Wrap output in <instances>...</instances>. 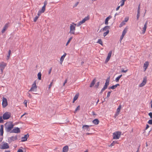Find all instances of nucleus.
I'll list each match as a JSON object with an SVG mask.
<instances>
[{"label": "nucleus", "instance_id": "1", "mask_svg": "<svg viewBox=\"0 0 152 152\" xmlns=\"http://www.w3.org/2000/svg\"><path fill=\"white\" fill-rule=\"evenodd\" d=\"M14 125L12 122L10 121L6 123L5 125V129L6 132H9L11 133V132L13 128Z\"/></svg>", "mask_w": 152, "mask_h": 152}, {"label": "nucleus", "instance_id": "2", "mask_svg": "<svg viewBox=\"0 0 152 152\" xmlns=\"http://www.w3.org/2000/svg\"><path fill=\"white\" fill-rule=\"evenodd\" d=\"M76 24L72 23L70 24V31L69 33L70 34H75V27Z\"/></svg>", "mask_w": 152, "mask_h": 152}, {"label": "nucleus", "instance_id": "3", "mask_svg": "<svg viewBox=\"0 0 152 152\" xmlns=\"http://www.w3.org/2000/svg\"><path fill=\"white\" fill-rule=\"evenodd\" d=\"M121 132L119 131L113 133V139H118L120 137Z\"/></svg>", "mask_w": 152, "mask_h": 152}, {"label": "nucleus", "instance_id": "4", "mask_svg": "<svg viewBox=\"0 0 152 152\" xmlns=\"http://www.w3.org/2000/svg\"><path fill=\"white\" fill-rule=\"evenodd\" d=\"M11 113L9 112H6L3 114L2 118L4 120L9 119L11 117Z\"/></svg>", "mask_w": 152, "mask_h": 152}, {"label": "nucleus", "instance_id": "5", "mask_svg": "<svg viewBox=\"0 0 152 152\" xmlns=\"http://www.w3.org/2000/svg\"><path fill=\"white\" fill-rule=\"evenodd\" d=\"M2 145H0V148L2 149H8L9 148V146L7 142H3Z\"/></svg>", "mask_w": 152, "mask_h": 152}, {"label": "nucleus", "instance_id": "6", "mask_svg": "<svg viewBox=\"0 0 152 152\" xmlns=\"http://www.w3.org/2000/svg\"><path fill=\"white\" fill-rule=\"evenodd\" d=\"M17 140L18 137L17 135L15 137L12 136L8 138V141L9 143H10L16 140Z\"/></svg>", "mask_w": 152, "mask_h": 152}, {"label": "nucleus", "instance_id": "7", "mask_svg": "<svg viewBox=\"0 0 152 152\" xmlns=\"http://www.w3.org/2000/svg\"><path fill=\"white\" fill-rule=\"evenodd\" d=\"M89 19V18L88 16L85 17L82 20V21H80L78 23L77 25V26H79L81 24L84 23L86 21L88 20Z\"/></svg>", "mask_w": 152, "mask_h": 152}, {"label": "nucleus", "instance_id": "8", "mask_svg": "<svg viewBox=\"0 0 152 152\" xmlns=\"http://www.w3.org/2000/svg\"><path fill=\"white\" fill-rule=\"evenodd\" d=\"M2 107L3 108L6 107L8 105V102L7 99L5 97H3L2 98Z\"/></svg>", "mask_w": 152, "mask_h": 152}, {"label": "nucleus", "instance_id": "9", "mask_svg": "<svg viewBox=\"0 0 152 152\" xmlns=\"http://www.w3.org/2000/svg\"><path fill=\"white\" fill-rule=\"evenodd\" d=\"M37 86L36 85L35 81L34 82V83L32 85V87L29 91H35L37 89Z\"/></svg>", "mask_w": 152, "mask_h": 152}, {"label": "nucleus", "instance_id": "10", "mask_svg": "<svg viewBox=\"0 0 152 152\" xmlns=\"http://www.w3.org/2000/svg\"><path fill=\"white\" fill-rule=\"evenodd\" d=\"M20 132V128L18 127H15L12 129L11 133H18Z\"/></svg>", "mask_w": 152, "mask_h": 152}, {"label": "nucleus", "instance_id": "11", "mask_svg": "<svg viewBox=\"0 0 152 152\" xmlns=\"http://www.w3.org/2000/svg\"><path fill=\"white\" fill-rule=\"evenodd\" d=\"M7 65V64L4 62L0 63V70L1 72H2L4 69Z\"/></svg>", "mask_w": 152, "mask_h": 152}, {"label": "nucleus", "instance_id": "12", "mask_svg": "<svg viewBox=\"0 0 152 152\" xmlns=\"http://www.w3.org/2000/svg\"><path fill=\"white\" fill-rule=\"evenodd\" d=\"M147 78L145 77L143 78V80L142 83L139 85L140 87L143 86L146 83Z\"/></svg>", "mask_w": 152, "mask_h": 152}, {"label": "nucleus", "instance_id": "13", "mask_svg": "<svg viewBox=\"0 0 152 152\" xmlns=\"http://www.w3.org/2000/svg\"><path fill=\"white\" fill-rule=\"evenodd\" d=\"M29 135L27 134H25L24 137L21 138V141L22 142H25L27 140L28 138L29 137Z\"/></svg>", "mask_w": 152, "mask_h": 152}, {"label": "nucleus", "instance_id": "14", "mask_svg": "<svg viewBox=\"0 0 152 152\" xmlns=\"http://www.w3.org/2000/svg\"><path fill=\"white\" fill-rule=\"evenodd\" d=\"M91 125L89 126L88 125H83L82 127V128L83 130H86L88 131L90 130V128L89 127L91 126Z\"/></svg>", "mask_w": 152, "mask_h": 152}, {"label": "nucleus", "instance_id": "15", "mask_svg": "<svg viewBox=\"0 0 152 152\" xmlns=\"http://www.w3.org/2000/svg\"><path fill=\"white\" fill-rule=\"evenodd\" d=\"M112 53V51H110L108 54L107 56L106 59L105 61L107 62L110 60Z\"/></svg>", "mask_w": 152, "mask_h": 152}, {"label": "nucleus", "instance_id": "16", "mask_svg": "<svg viewBox=\"0 0 152 152\" xmlns=\"http://www.w3.org/2000/svg\"><path fill=\"white\" fill-rule=\"evenodd\" d=\"M8 23H6L4 26L3 29L1 31L2 33H4L5 31L6 30L7 28L8 27Z\"/></svg>", "mask_w": 152, "mask_h": 152}, {"label": "nucleus", "instance_id": "17", "mask_svg": "<svg viewBox=\"0 0 152 152\" xmlns=\"http://www.w3.org/2000/svg\"><path fill=\"white\" fill-rule=\"evenodd\" d=\"M149 65V62L148 61H146L144 64L143 68L144 69V71L146 70L147 69Z\"/></svg>", "mask_w": 152, "mask_h": 152}, {"label": "nucleus", "instance_id": "18", "mask_svg": "<svg viewBox=\"0 0 152 152\" xmlns=\"http://www.w3.org/2000/svg\"><path fill=\"white\" fill-rule=\"evenodd\" d=\"M4 133V127L2 125L1 126V128L0 129V135L3 136Z\"/></svg>", "mask_w": 152, "mask_h": 152}, {"label": "nucleus", "instance_id": "19", "mask_svg": "<svg viewBox=\"0 0 152 152\" xmlns=\"http://www.w3.org/2000/svg\"><path fill=\"white\" fill-rule=\"evenodd\" d=\"M112 18V17L110 15L109 16H108L107 17L105 20V24L107 25L108 24V21L109 20Z\"/></svg>", "mask_w": 152, "mask_h": 152}, {"label": "nucleus", "instance_id": "20", "mask_svg": "<svg viewBox=\"0 0 152 152\" xmlns=\"http://www.w3.org/2000/svg\"><path fill=\"white\" fill-rule=\"evenodd\" d=\"M68 147L67 146H64L63 148V152H67L68 150Z\"/></svg>", "mask_w": 152, "mask_h": 152}, {"label": "nucleus", "instance_id": "21", "mask_svg": "<svg viewBox=\"0 0 152 152\" xmlns=\"http://www.w3.org/2000/svg\"><path fill=\"white\" fill-rule=\"evenodd\" d=\"M93 123L95 125L98 124L99 122V121L98 119H96L92 121Z\"/></svg>", "mask_w": 152, "mask_h": 152}, {"label": "nucleus", "instance_id": "22", "mask_svg": "<svg viewBox=\"0 0 152 152\" xmlns=\"http://www.w3.org/2000/svg\"><path fill=\"white\" fill-rule=\"evenodd\" d=\"M79 96V94H77L75 95L73 98V103H74L75 101L78 98Z\"/></svg>", "mask_w": 152, "mask_h": 152}, {"label": "nucleus", "instance_id": "23", "mask_svg": "<svg viewBox=\"0 0 152 152\" xmlns=\"http://www.w3.org/2000/svg\"><path fill=\"white\" fill-rule=\"evenodd\" d=\"M127 28H125L123 31L122 34L124 36L127 32Z\"/></svg>", "mask_w": 152, "mask_h": 152}, {"label": "nucleus", "instance_id": "24", "mask_svg": "<svg viewBox=\"0 0 152 152\" xmlns=\"http://www.w3.org/2000/svg\"><path fill=\"white\" fill-rule=\"evenodd\" d=\"M95 82H96L95 79H94V80L92 81L91 83V84H90V87H93L94 85Z\"/></svg>", "mask_w": 152, "mask_h": 152}, {"label": "nucleus", "instance_id": "25", "mask_svg": "<svg viewBox=\"0 0 152 152\" xmlns=\"http://www.w3.org/2000/svg\"><path fill=\"white\" fill-rule=\"evenodd\" d=\"M122 75H119L117 77L116 79H115V81L117 82H119V80L120 78L122 77Z\"/></svg>", "mask_w": 152, "mask_h": 152}, {"label": "nucleus", "instance_id": "26", "mask_svg": "<svg viewBox=\"0 0 152 152\" xmlns=\"http://www.w3.org/2000/svg\"><path fill=\"white\" fill-rule=\"evenodd\" d=\"M66 55V53H64V54L61 56L60 60H61V61H63Z\"/></svg>", "mask_w": 152, "mask_h": 152}, {"label": "nucleus", "instance_id": "27", "mask_svg": "<svg viewBox=\"0 0 152 152\" xmlns=\"http://www.w3.org/2000/svg\"><path fill=\"white\" fill-rule=\"evenodd\" d=\"M147 28V26H146V25L144 26L142 30V33L144 34L145 33L146 29Z\"/></svg>", "mask_w": 152, "mask_h": 152}, {"label": "nucleus", "instance_id": "28", "mask_svg": "<svg viewBox=\"0 0 152 152\" xmlns=\"http://www.w3.org/2000/svg\"><path fill=\"white\" fill-rule=\"evenodd\" d=\"M109 80H110V78H108L106 80V82L105 83V85L108 86L109 85Z\"/></svg>", "mask_w": 152, "mask_h": 152}, {"label": "nucleus", "instance_id": "29", "mask_svg": "<svg viewBox=\"0 0 152 152\" xmlns=\"http://www.w3.org/2000/svg\"><path fill=\"white\" fill-rule=\"evenodd\" d=\"M140 10H138L137 14V20L139 19L140 15Z\"/></svg>", "mask_w": 152, "mask_h": 152}, {"label": "nucleus", "instance_id": "30", "mask_svg": "<svg viewBox=\"0 0 152 152\" xmlns=\"http://www.w3.org/2000/svg\"><path fill=\"white\" fill-rule=\"evenodd\" d=\"M117 142L115 141H113L111 143V144L109 145L110 147H112L116 143H117Z\"/></svg>", "mask_w": 152, "mask_h": 152}, {"label": "nucleus", "instance_id": "31", "mask_svg": "<svg viewBox=\"0 0 152 152\" xmlns=\"http://www.w3.org/2000/svg\"><path fill=\"white\" fill-rule=\"evenodd\" d=\"M47 4V1H45L44 2V5L42 7V9L41 10H45V7L46 6V5Z\"/></svg>", "mask_w": 152, "mask_h": 152}, {"label": "nucleus", "instance_id": "32", "mask_svg": "<svg viewBox=\"0 0 152 152\" xmlns=\"http://www.w3.org/2000/svg\"><path fill=\"white\" fill-rule=\"evenodd\" d=\"M73 37H71L69 38L67 43L66 44V45L67 46L68 44L71 41Z\"/></svg>", "mask_w": 152, "mask_h": 152}, {"label": "nucleus", "instance_id": "33", "mask_svg": "<svg viewBox=\"0 0 152 152\" xmlns=\"http://www.w3.org/2000/svg\"><path fill=\"white\" fill-rule=\"evenodd\" d=\"M97 43L100 44L101 45H103L101 39H99L98 40V41L97 42Z\"/></svg>", "mask_w": 152, "mask_h": 152}, {"label": "nucleus", "instance_id": "34", "mask_svg": "<svg viewBox=\"0 0 152 152\" xmlns=\"http://www.w3.org/2000/svg\"><path fill=\"white\" fill-rule=\"evenodd\" d=\"M121 107V105H120L117 109V111L120 113Z\"/></svg>", "mask_w": 152, "mask_h": 152}, {"label": "nucleus", "instance_id": "35", "mask_svg": "<svg viewBox=\"0 0 152 152\" xmlns=\"http://www.w3.org/2000/svg\"><path fill=\"white\" fill-rule=\"evenodd\" d=\"M126 0H121L120 1V3L121 4L120 5V6H122L124 4V1H126Z\"/></svg>", "mask_w": 152, "mask_h": 152}, {"label": "nucleus", "instance_id": "36", "mask_svg": "<svg viewBox=\"0 0 152 152\" xmlns=\"http://www.w3.org/2000/svg\"><path fill=\"white\" fill-rule=\"evenodd\" d=\"M109 28V26H105L103 28V31H106L108 30V29Z\"/></svg>", "mask_w": 152, "mask_h": 152}, {"label": "nucleus", "instance_id": "37", "mask_svg": "<svg viewBox=\"0 0 152 152\" xmlns=\"http://www.w3.org/2000/svg\"><path fill=\"white\" fill-rule=\"evenodd\" d=\"M109 32V31L108 30H107L106 32L104 33V34H103L104 37H105L108 34Z\"/></svg>", "mask_w": 152, "mask_h": 152}, {"label": "nucleus", "instance_id": "38", "mask_svg": "<svg viewBox=\"0 0 152 152\" xmlns=\"http://www.w3.org/2000/svg\"><path fill=\"white\" fill-rule=\"evenodd\" d=\"M116 86H115V85H113L110 87L109 88V89H114L115 88H116Z\"/></svg>", "mask_w": 152, "mask_h": 152}, {"label": "nucleus", "instance_id": "39", "mask_svg": "<svg viewBox=\"0 0 152 152\" xmlns=\"http://www.w3.org/2000/svg\"><path fill=\"white\" fill-rule=\"evenodd\" d=\"M125 22L123 21L120 24V27H121L122 26H123L125 24Z\"/></svg>", "mask_w": 152, "mask_h": 152}, {"label": "nucleus", "instance_id": "40", "mask_svg": "<svg viewBox=\"0 0 152 152\" xmlns=\"http://www.w3.org/2000/svg\"><path fill=\"white\" fill-rule=\"evenodd\" d=\"M80 106H78L76 108V109H75V112H74V113H76V112H77V111L79 110V109H80Z\"/></svg>", "mask_w": 152, "mask_h": 152}, {"label": "nucleus", "instance_id": "41", "mask_svg": "<svg viewBox=\"0 0 152 152\" xmlns=\"http://www.w3.org/2000/svg\"><path fill=\"white\" fill-rule=\"evenodd\" d=\"M129 17H126L124 19V21L125 22H126L128 21L129 20Z\"/></svg>", "mask_w": 152, "mask_h": 152}, {"label": "nucleus", "instance_id": "42", "mask_svg": "<svg viewBox=\"0 0 152 152\" xmlns=\"http://www.w3.org/2000/svg\"><path fill=\"white\" fill-rule=\"evenodd\" d=\"M108 86L104 85L103 88L102 89L103 90H104L106 89L107 88Z\"/></svg>", "mask_w": 152, "mask_h": 152}, {"label": "nucleus", "instance_id": "43", "mask_svg": "<svg viewBox=\"0 0 152 152\" xmlns=\"http://www.w3.org/2000/svg\"><path fill=\"white\" fill-rule=\"evenodd\" d=\"M111 92V91H108L107 93V98H108L110 96V93Z\"/></svg>", "mask_w": 152, "mask_h": 152}, {"label": "nucleus", "instance_id": "44", "mask_svg": "<svg viewBox=\"0 0 152 152\" xmlns=\"http://www.w3.org/2000/svg\"><path fill=\"white\" fill-rule=\"evenodd\" d=\"M41 79V74L40 72H39V80H40Z\"/></svg>", "mask_w": 152, "mask_h": 152}, {"label": "nucleus", "instance_id": "45", "mask_svg": "<svg viewBox=\"0 0 152 152\" xmlns=\"http://www.w3.org/2000/svg\"><path fill=\"white\" fill-rule=\"evenodd\" d=\"M148 123L149 124L152 125V119L149 120Z\"/></svg>", "mask_w": 152, "mask_h": 152}, {"label": "nucleus", "instance_id": "46", "mask_svg": "<svg viewBox=\"0 0 152 152\" xmlns=\"http://www.w3.org/2000/svg\"><path fill=\"white\" fill-rule=\"evenodd\" d=\"M4 122V121L2 118V116L0 117V123H3Z\"/></svg>", "mask_w": 152, "mask_h": 152}, {"label": "nucleus", "instance_id": "47", "mask_svg": "<svg viewBox=\"0 0 152 152\" xmlns=\"http://www.w3.org/2000/svg\"><path fill=\"white\" fill-rule=\"evenodd\" d=\"M99 85V82H98L95 85V87L96 88H98Z\"/></svg>", "mask_w": 152, "mask_h": 152}, {"label": "nucleus", "instance_id": "48", "mask_svg": "<svg viewBox=\"0 0 152 152\" xmlns=\"http://www.w3.org/2000/svg\"><path fill=\"white\" fill-rule=\"evenodd\" d=\"M38 18V17L37 16H36L35 17V18H34V21L35 22L37 20Z\"/></svg>", "mask_w": 152, "mask_h": 152}, {"label": "nucleus", "instance_id": "49", "mask_svg": "<svg viewBox=\"0 0 152 152\" xmlns=\"http://www.w3.org/2000/svg\"><path fill=\"white\" fill-rule=\"evenodd\" d=\"M148 115L150 117V118L152 119V113L150 112L148 113Z\"/></svg>", "mask_w": 152, "mask_h": 152}, {"label": "nucleus", "instance_id": "50", "mask_svg": "<svg viewBox=\"0 0 152 152\" xmlns=\"http://www.w3.org/2000/svg\"><path fill=\"white\" fill-rule=\"evenodd\" d=\"M78 3H79L78 2H76V3L75 4V5L73 6V7H76L77 6V5L78 4Z\"/></svg>", "mask_w": 152, "mask_h": 152}, {"label": "nucleus", "instance_id": "51", "mask_svg": "<svg viewBox=\"0 0 152 152\" xmlns=\"http://www.w3.org/2000/svg\"><path fill=\"white\" fill-rule=\"evenodd\" d=\"M104 91L103 89H102L100 92L99 93V95H101L103 93V92Z\"/></svg>", "mask_w": 152, "mask_h": 152}, {"label": "nucleus", "instance_id": "52", "mask_svg": "<svg viewBox=\"0 0 152 152\" xmlns=\"http://www.w3.org/2000/svg\"><path fill=\"white\" fill-rule=\"evenodd\" d=\"M45 10H41V11L39 12V16L40 14L43 13L45 12Z\"/></svg>", "mask_w": 152, "mask_h": 152}, {"label": "nucleus", "instance_id": "53", "mask_svg": "<svg viewBox=\"0 0 152 152\" xmlns=\"http://www.w3.org/2000/svg\"><path fill=\"white\" fill-rule=\"evenodd\" d=\"M124 35L122 34L121 36L120 37V40L121 41L122 40V39H123L124 37Z\"/></svg>", "mask_w": 152, "mask_h": 152}, {"label": "nucleus", "instance_id": "54", "mask_svg": "<svg viewBox=\"0 0 152 152\" xmlns=\"http://www.w3.org/2000/svg\"><path fill=\"white\" fill-rule=\"evenodd\" d=\"M53 80H52V82H51L49 86V88H50V87H51V86H52V85H53Z\"/></svg>", "mask_w": 152, "mask_h": 152}, {"label": "nucleus", "instance_id": "55", "mask_svg": "<svg viewBox=\"0 0 152 152\" xmlns=\"http://www.w3.org/2000/svg\"><path fill=\"white\" fill-rule=\"evenodd\" d=\"M10 56V55L8 54V55H7V58H6V59L7 60H8L9 59Z\"/></svg>", "mask_w": 152, "mask_h": 152}, {"label": "nucleus", "instance_id": "56", "mask_svg": "<svg viewBox=\"0 0 152 152\" xmlns=\"http://www.w3.org/2000/svg\"><path fill=\"white\" fill-rule=\"evenodd\" d=\"M27 96L30 98H31V95L30 93H28Z\"/></svg>", "mask_w": 152, "mask_h": 152}, {"label": "nucleus", "instance_id": "57", "mask_svg": "<svg viewBox=\"0 0 152 152\" xmlns=\"http://www.w3.org/2000/svg\"><path fill=\"white\" fill-rule=\"evenodd\" d=\"M17 152H23V151L22 149H19L18 151Z\"/></svg>", "mask_w": 152, "mask_h": 152}, {"label": "nucleus", "instance_id": "58", "mask_svg": "<svg viewBox=\"0 0 152 152\" xmlns=\"http://www.w3.org/2000/svg\"><path fill=\"white\" fill-rule=\"evenodd\" d=\"M127 70H124L123 69V70H121V72L126 73V72H127Z\"/></svg>", "mask_w": 152, "mask_h": 152}, {"label": "nucleus", "instance_id": "59", "mask_svg": "<svg viewBox=\"0 0 152 152\" xmlns=\"http://www.w3.org/2000/svg\"><path fill=\"white\" fill-rule=\"evenodd\" d=\"M119 113L116 111V113L115 114L116 116H118Z\"/></svg>", "mask_w": 152, "mask_h": 152}, {"label": "nucleus", "instance_id": "60", "mask_svg": "<svg viewBox=\"0 0 152 152\" xmlns=\"http://www.w3.org/2000/svg\"><path fill=\"white\" fill-rule=\"evenodd\" d=\"M149 127V126L148 124H147L146 125L145 129H147Z\"/></svg>", "mask_w": 152, "mask_h": 152}, {"label": "nucleus", "instance_id": "61", "mask_svg": "<svg viewBox=\"0 0 152 152\" xmlns=\"http://www.w3.org/2000/svg\"><path fill=\"white\" fill-rule=\"evenodd\" d=\"M24 104H26V107L27 106V101L26 100H25L24 102Z\"/></svg>", "mask_w": 152, "mask_h": 152}, {"label": "nucleus", "instance_id": "62", "mask_svg": "<svg viewBox=\"0 0 152 152\" xmlns=\"http://www.w3.org/2000/svg\"><path fill=\"white\" fill-rule=\"evenodd\" d=\"M11 51L10 50H9L8 51V54H9V55H10V54H11Z\"/></svg>", "mask_w": 152, "mask_h": 152}, {"label": "nucleus", "instance_id": "63", "mask_svg": "<svg viewBox=\"0 0 152 152\" xmlns=\"http://www.w3.org/2000/svg\"><path fill=\"white\" fill-rule=\"evenodd\" d=\"M115 86H116V87H117L118 86H119L120 85L119 84H117L115 85Z\"/></svg>", "mask_w": 152, "mask_h": 152}, {"label": "nucleus", "instance_id": "64", "mask_svg": "<svg viewBox=\"0 0 152 152\" xmlns=\"http://www.w3.org/2000/svg\"><path fill=\"white\" fill-rule=\"evenodd\" d=\"M150 104H151V107H152V100H151L150 102Z\"/></svg>", "mask_w": 152, "mask_h": 152}]
</instances>
